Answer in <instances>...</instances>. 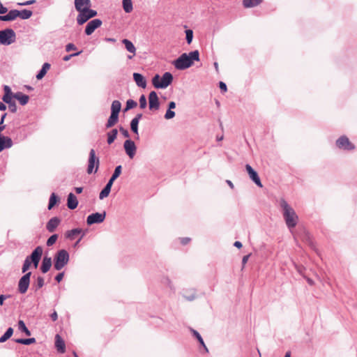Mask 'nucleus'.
Here are the masks:
<instances>
[{
    "label": "nucleus",
    "mask_w": 357,
    "mask_h": 357,
    "mask_svg": "<svg viewBox=\"0 0 357 357\" xmlns=\"http://www.w3.org/2000/svg\"><path fill=\"white\" fill-rule=\"evenodd\" d=\"M280 206L282 209V215L287 228L291 232L296 226L298 221V216L294 209L284 199L280 200Z\"/></svg>",
    "instance_id": "obj_1"
},
{
    "label": "nucleus",
    "mask_w": 357,
    "mask_h": 357,
    "mask_svg": "<svg viewBox=\"0 0 357 357\" xmlns=\"http://www.w3.org/2000/svg\"><path fill=\"white\" fill-rule=\"evenodd\" d=\"M195 61H199V52L198 50L192 51L189 54H182L172 63L175 68L183 70L190 68Z\"/></svg>",
    "instance_id": "obj_2"
},
{
    "label": "nucleus",
    "mask_w": 357,
    "mask_h": 357,
    "mask_svg": "<svg viewBox=\"0 0 357 357\" xmlns=\"http://www.w3.org/2000/svg\"><path fill=\"white\" fill-rule=\"evenodd\" d=\"M173 79V75L169 72L165 73L162 77L156 74L152 78V84L155 89H164L172 83Z\"/></svg>",
    "instance_id": "obj_3"
},
{
    "label": "nucleus",
    "mask_w": 357,
    "mask_h": 357,
    "mask_svg": "<svg viewBox=\"0 0 357 357\" xmlns=\"http://www.w3.org/2000/svg\"><path fill=\"white\" fill-rule=\"evenodd\" d=\"M70 259V255L67 250L61 249L58 250L54 258V268L56 271L61 270Z\"/></svg>",
    "instance_id": "obj_4"
},
{
    "label": "nucleus",
    "mask_w": 357,
    "mask_h": 357,
    "mask_svg": "<svg viewBox=\"0 0 357 357\" xmlns=\"http://www.w3.org/2000/svg\"><path fill=\"white\" fill-rule=\"evenodd\" d=\"M16 35L13 29L8 28L0 31V45H9L15 41Z\"/></svg>",
    "instance_id": "obj_5"
},
{
    "label": "nucleus",
    "mask_w": 357,
    "mask_h": 357,
    "mask_svg": "<svg viewBox=\"0 0 357 357\" xmlns=\"http://www.w3.org/2000/svg\"><path fill=\"white\" fill-rule=\"evenodd\" d=\"M97 15L98 13L96 10L91 9L90 7H84V9L77 15V22L79 25H82Z\"/></svg>",
    "instance_id": "obj_6"
},
{
    "label": "nucleus",
    "mask_w": 357,
    "mask_h": 357,
    "mask_svg": "<svg viewBox=\"0 0 357 357\" xmlns=\"http://www.w3.org/2000/svg\"><path fill=\"white\" fill-rule=\"evenodd\" d=\"M100 160L99 158L96 155L94 149H91L88 160V166L86 172L89 174L96 173L99 167Z\"/></svg>",
    "instance_id": "obj_7"
},
{
    "label": "nucleus",
    "mask_w": 357,
    "mask_h": 357,
    "mask_svg": "<svg viewBox=\"0 0 357 357\" xmlns=\"http://www.w3.org/2000/svg\"><path fill=\"white\" fill-rule=\"evenodd\" d=\"M31 276V272H28L22 275L19 280L17 290L21 294H24L27 291L30 284Z\"/></svg>",
    "instance_id": "obj_8"
},
{
    "label": "nucleus",
    "mask_w": 357,
    "mask_h": 357,
    "mask_svg": "<svg viewBox=\"0 0 357 357\" xmlns=\"http://www.w3.org/2000/svg\"><path fill=\"white\" fill-rule=\"evenodd\" d=\"M43 255V248L37 246L31 252V254L26 257L28 258L31 265L36 268L38 266L41 257Z\"/></svg>",
    "instance_id": "obj_9"
},
{
    "label": "nucleus",
    "mask_w": 357,
    "mask_h": 357,
    "mask_svg": "<svg viewBox=\"0 0 357 357\" xmlns=\"http://www.w3.org/2000/svg\"><path fill=\"white\" fill-rule=\"evenodd\" d=\"M336 146L345 151H351L355 149V146L349 141V138L342 135L335 142Z\"/></svg>",
    "instance_id": "obj_10"
},
{
    "label": "nucleus",
    "mask_w": 357,
    "mask_h": 357,
    "mask_svg": "<svg viewBox=\"0 0 357 357\" xmlns=\"http://www.w3.org/2000/svg\"><path fill=\"white\" fill-rule=\"evenodd\" d=\"M106 217V212L103 211L102 213H93L88 215L86 218V223L88 225H92L93 224H100L102 223Z\"/></svg>",
    "instance_id": "obj_11"
},
{
    "label": "nucleus",
    "mask_w": 357,
    "mask_h": 357,
    "mask_svg": "<svg viewBox=\"0 0 357 357\" xmlns=\"http://www.w3.org/2000/svg\"><path fill=\"white\" fill-rule=\"evenodd\" d=\"M123 148L125 150L126 153L128 155V156L132 159L136 153L137 151V146L135 144V142L128 139H126L123 143Z\"/></svg>",
    "instance_id": "obj_12"
},
{
    "label": "nucleus",
    "mask_w": 357,
    "mask_h": 357,
    "mask_svg": "<svg viewBox=\"0 0 357 357\" xmlns=\"http://www.w3.org/2000/svg\"><path fill=\"white\" fill-rule=\"evenodd\" d=\"M102 22L100 19H93L91 20L85 27V34L87 36L91 35L96 29L102 25Z\"/></svg>",
    "instance_id": "obj_13"
},
{
    "label": "nucleus",
    "mask_w": 357,
    "mask_h": 357,
    "mask_svg": "<svg viewBox=\"0 0 357 357\" xmlns=\"http://www.w3.org/2000/svg\"><path fill=\"white\" fill-rule=\"evenodd\" d=\"M159 107L160 102L157 93L152 91L149 95V108L150 110H158Z\"/></svg>",
    "instance_id": "obj_14"
},
{
    "label": "nucleus",
    "mask_w": 357,
    "mask_h": 357,
    "mask_svg": "<svg viewBox=\"0 0 357 357\" xmlns=\"http://www.w3.org/2000/svg\"><path fill=\"white\" fill-rule=\"evenodd\" d=\"M246 171L250 176V178L258 186L261 188L262 183L258 173L248 164L245 165Z\"/></svg>",
    "instance_id": "obj_15"
},
{
    "label": "nucleus",
    "mask_w": 357,
    "mask_h": 357,
    "mask_svg": "<svg viewBox=\"0 0 357 357\" xmlns=\"http://www.w3.org/2000/svg\"><path fill=\"white\" fill-rule=\"evenodd\" d=\"M61 219L58 217L52 218L46 225V229L49 232H54L56 227L59 225Z\"/></svg>",
    "instance_id": "obj_16"
},
{
    "label": "nucleus",
    "mask_w": 357,
    "mask_h": 357,
    "mask_svg": "<svg viewBox=\"0 0 357 357\" xmlns=\"http://www.w3.org/2000/svg\"><path fill=\"white\" fill-rule=\"evenodd\" d=\"M13 143L10 137L0 135V152L5 149H9L12 147Z\"/></svg>",
    "instance_id": "obj_17"
},
{
    "label": "nucleus",
    "mask_w": 357,
    "mask_h": 357,
    "mask_svg": "<svg viewBox=\"0 0 357 357\" xmlns=\"http://www.w3.org/2000/svg\"><path fill=\"white\" fill-rule=\"evenodd\" d=\"M133 79L135 82L137 86L141 88H146V81L145 77L139 73H134L133 75Z\"/></svg>",
    "instance_id": "obj_18"
},
{
    "label": "nucleus",
    "mask_w": 357,
    "mask_h": 357,
    "mask_svg": "<svg viewBox=\"0 0 357 357\" xmlns=\"http://www.w3.org/2000/svg\"><path fill=\"white\" fill-rule=\"evenodd\" d=\"M52 258L45 256L42 260L40 265V271L43 273H47L52 266Z\"/></svg>",
    "instance_id": "obj_19"
},
{
    "label": "nucleus",
    "mask_w": 357,
    "mask_h": 357,
    "mask_svg": "<svg viewBox=\"0 0 357 357\" xmlns=\"http://www.w3.org/2000/svg\"><path fill=\"white\" fill-rule=\"evenodd\" d=\"M18 17V10H10L6 15H0V21H13Z\"/></svg>",
    "instance_id": "obj_20"
},
{
    "label": "nucleus",
    "mask_w": 357,
    "mask_h": 357,
    "mask_svg": "<svg viewBox=\"0 0 357 357\" xmlns=\"http://www.w3.org/2000/svg\"><path fill=\"white\" fill-rule=\"evenodd\" d=\"M55 347L61 354H63L66 351L65 342L59 334L55 335Z\"/></svg>",
    "instance_id": "obj_21"
},
{
    "label": "nucleus",
    "mask_w": 357,
    "mask_h": 357,
    "mask_svg": "<svg viewBox=\"0 0 357 357\" xmlns=\"http://www.w3.org/2000/svg\"><path fill=\"white\" fill-rule=\"evenodd\" d=\"M77 205H78V201H77L76 196L72 192L69 193V195H68V198H67L68 208L70 210H73L77 207Z\"/></svg>",
    "instance_id": "obj_22"
},
{
    "label": "nucleus",
    "mask_w": 357,
    "mask_h": 357,
    "mask_svg": "<svg viewBox=\"0 0 357 357\" xmlns=\"http://www.w3.org/2000/svg\"><path fill=\"white\" fill-rule=\"evenodd\" d=\"M122 43L125 45V47L128 52L133 54L132 56H130V55L128 56V58L129 59H132V57L135 54V52H136V48H135L134 44L130 40L126 39V38L122 40Z\"/></svg>",
    "instance_id": "obj_23"
},
{
    "label": "nucleus",
    "mask_w": 357,
    "mask_h": 357,
    "mask_svg": "<svg viewBox=\"0 0 357 357\" xmlns=\"http://www.w3.org/2000/svg\"><path fill=\"white\" fill-rule=\"evenodd\" d=\"M90 0H75V9L79 13L84 9V7H90Z\"/></svg>",
    "instance_id": "obj_24"
},
{
    "label": "nucleus",
    "mask_w": 357,
    "mask_h": 357,
    "mask_svg": "<svg viewBox=\"0 0 357 357\" xmlns=\"http://www.w3.org/2000/svg\"><path fill=\"white\" fill-rule=\"evenodd\" d=\"M14 98L17 99L21 105H25L28 103L29 97L22 92H17L14 93Z\"/></svg>",
    "instance_id": "obj_25"
},
{
    "label": "nucleus",
    "mask_w": 357,
    "mask_h": 357,
    "mask_svg": "<svg viewBox=\"0 0 357 357\" xmlns=\"http://www.w3.org/2000/svg\"><path fill=\"white\" fill-rule=\"evenodd\" d=\"M119 114L112 113L105 124L107 129L113 127L119 121Z\"/></svg>",
    "instance_id": "obj_26"
},
{
    "label": "nucleus",
    "mask_w": 357,
    "mask_h": 357,
    "mask_svg": "<svg viewBox=\"0 0 357 357\" xmlns=\"http://www.w3.org/2000/svg\"><path fill=\"white\" fill-rule=\"evenodd\" d=\"M183 296L189 301H192L196 298V290L195 289H184L183 291Z\"/></svg>",
    "instance_id": "obj_27"
},
{
    "label": "nucleus",
    "mask_w": 357,
    "mask_h": 357,
    "mask_svg": "<svg viewBox=\"0 0 357 357\" xmlns=\"http://www.w3.org/2000/svg\"><path fill=\"white\" fill-rule=\"evenodd\" d=\"M60 202V199L58 197V196L54 193V192H52L50 197V199H49V204H48V206H47V208L49 210H51L52 208H53L56 204H58V203Z\"/></svg>",
    "instance_id": "obj_28"
},
{
    "label": "nucleus",
    "mask_w": 357,
    "mask_h": 357,
    "mask_svg": "<svg viewBox=\"0 0 357 357\" xmlns=\"http://www.w3.org/2000/svg\"><path fill=\"white\" fill-rule=\"evenodd\" d=\"M82 233V229L80 228H75L71 230H68L66 232L65 236L66 238H69L70 240H73L75 236Z\"/></svg>",
    "instance_id": "obj_29"
},
{
    "label": "nucleus",
    "mask_w": 357,
    "mask_h": 357,
    "mask_svg": "<svg viewBox=\"0 0 357 357\" xmlns=\"http://www.w3.org/2000/svg\"><path fill=\"white\" fill-rule=\"evenodd\" d=\"M118 135V130L116 128L112 129L107 133V142L108 144H112L116 139Z\"/></svg>",
    "instance_id": "obj_30"
},
{
    "label": "nucleus",
    "mask_w": 357,
    "mask_h": 357,
    "mask_svg": "<svg viewBox=\"0 0 357 357\" xmlns=\"http://www.w3.org/2000/svg\"><path fill=\"white\" fill-rule=\"evenodd\" d=\"M191 332L193 335V336L198 340L199 344L203 347L206 353L208 352V348L206 346L203 338L202 337L201 335L195 329L191 328Z\"/></svg>",
    "instance_id": "obj_31"
},
{
    "label": "nucleus",
    "mask_w": 357,
    "mask_h": 357,
    "mask_svg": "<svg viewBox=\"0 0 357 357\" xmlns=\"http://www.w3.org/2000/svg\"><path fill=\"white\" fill-rule=\"evenodd\" d=\"M263 0H243V5L245 8H253L262 2Z\"/></svg>",
    "instance_id": "obj_32"
},
{
    "label": "nucleus",
    "mask_w": 357,
    "mask_h": 357,
    "mask_svg": "<svg viewBox=\"0 0 357 357\" xmlns=\"http://www.w3.org/2000/svg\"><path fill=\"white\" fill-rule=\"evenodd\" d=\"M14 341L18 344L29 345L36 342V338L30 337V338H17L15 339Z\"/></svg>",
    "instance_id": "obj_33"
},
{
    "label": "nucleus",
    "mask_w": 357,
    "mask_h": 357,
    "mask_svg": "<svg viewBox=\"0 0 357 357\" xmlns=\"http://www.w3.org/2000/svg\"><path fill=\"white\" fill-rule=\"evenodd\" d=\"M123 8L126 13H130L132 11V0H123L122 1Z\"/></svg>",
    "instance_id": "obj_34"
},
{
    "label": "nucleus",
    "mask_w": 357,
    "mask_h": 357,
    "mask_svg": "<svg viewBox=\"0 0 357 357\" xmlns=\"http://www.w3.org/2000/svg\"><path fill=\"white\" fill-rule=\"evenodd\" d=\"M121 109V103L119 100H114L111 105V112L119 114Z\"/></svg>",
    "instance_id": "obj_35"
},
{
    "label": "nucleus",
    "mask_w": 357,
    "mask_h": 357,
    "mask_svg": "<svg viewBox=\"0 0 357 357\" xmlns=\"http://www.w3.org/2000/svg\"><path fill=\"white\" fill-rule=\"evenodd\" d=\"M32 11L27 9H24L22 10H18V17L22 20H27L32 16Z\"/></svg>",
    "instance_id": "obj_36"
},
{
    "label": "nucleus",
    "mask_w": 357,
    "mask_h": 357,
    "mask_svg": "<svg viewBox=\"0 0 357 357\" xmlns=\"http://www.w3.org/2000/svg\"><path fill=\"white\" fill-rule=\"evenodd\" d=\"M13 334V328L12 327H9L4 334L0 337V343H3L6 340H8Z\"/></svg>",
    "instance_id": "obj_37"
},
{
    "label": "nucleus",
    "mask_w": 357,
    "mask_h": 357,
    "mask_svg": "<svg viewBox=\"0 0 357 357\" xmlns=\"http://www.w3.org/2000/svg\"><path fill=\"white\" fill-rule=\"evenodd\" d=\"M45 284L44 278L42 276H38L36 281L33 284V288L36 291L39 289L42 288Z\"/></svg>",
    "instance_id": "obj_38"
},
{
    "label": "nucleus",
    "mask_w": 357,
    "mask_h": 357,
    "mask_svg": "<svg viewBox=\"0 0 357 357\" xmlns=\"http://www.w3.org/2000/svg\"><path fill=\"white\" fill-rule=\"evenodd\" d=\"M18 329L20 331L24 333L27 336H30L31 334V331L28 329L25 325V323L22 320H19L18 321Z\"/></svg>",
    "instance_id": "obj_39"
},
{
    "label": "nucleus",
    "mask_w": 357,
    "mask_h": 357,
    "mask_svg": "<svg viewBox=\"0 0 357 357\" xmlns=\"http://www.w3.org/2000/svg\"><path fill=\"white\" fill-rule=\"evenodd\" d=\"M110 191H111V188L105 185L99 194V199H103L104 198L108 197V195L110 193Z\"/></svg>",
    "instance_id": "obj_40"
},
{
    "label": "nucleus",
    "mask_w": 357,
    "mask_h": 357,
    "mask_svg": "<svg viewBox=\"0 0 357 357\" xmlns=\"http://www.w3.org/2000/svg\"><path fill=\"white\" fill-rule=\"evenodd\" d=\"M137 103L136 101H135L132 99H128L126 101V108L124 109V112H127L128 110L133 109L135 107H137Z\"/></svg>",
    "instance_id": "obj_41"
},
{
    "label": "nucleus",
    "mask_w": 357,
    "mask_h": 357,
    "mask_svg": "<svg viewBox=\"0 0 357 357\" xmlns=\"http://www.w3.org/2000/svg\"><path fill=\"white\" fill-rule=\"evenodd\" d=\"M58 237H59L58 234H52L47 240L46 245L48 247L53 245L56 243V240L58 239Z\"/></svg>",
    "instance_id": "obj_42"
},
{
    "label": "nucleus",
    "mask_w": 357,
    "mask_h": 357,
    "mask_svg": "<svg viewBox=\"0 0 357 357\" xmlns=\"http://www.w3.org/2000/svg\"><path fill=\"white\" fill-rule=\"evenodd\" d=\"M185 39L188 45H190L193 39V31L191 29L185 30Z\"/></svg>",
    "instance_id": "obj_43"
},
{
    "label": "nucleus",
    "mask_w": 357,
    "mask_h": 357,
    "mask_svg": "<svg viewBox=\"0 0 357 357\" xmlns=\"http://www.w3.org/2000/svg\"><path fill=\"white\" fill-rule=\"evenodd\" d=\"M31 263L29 262V259L27 257H26V259H24V263H23V265H22V272L23 273H28L27 271L29 269L30 266H31Z\"/></svg>",
    "instance_id": "obj_44"
},
{
    "label": "nucleus",
    "mask_w": 357,
    "mask_h": 357,
    "mask_svg": "<svg viewBox=\"0 0 357 357\" xmlns=\"http://www.w3.org/2000/svg\"><path fill=\"white\" fill-rule=\"evenodd\" d=\"M122 172V166L118 165L115 167L114 171L112 175V177L116 179L121 174Z\"/></svg>",
    "instance_id": "obj_45"
},
{
    "label": "nucleus",
    "mask_w": 357,
    "mask_h": 357,
    "mask_svg": "<svg viewBox=\"0 0 357 357\" xmlns=\"http://www.w3.org/2000/svg\"><path fill=\"white\" fill-rule=\"evenodd\" d=\"M139 107H140L141 109H144V108H146V107L147 106V101H146V96H145L144 94H142V95L139 97Z\"/></svg>",
    "instance_id": "obj_46"
},
{
    "label": "nucleus",
    "mask_w": 357,
    "mask_h": 357,
    "mask_svg": "<svg viewBox=\"0 0 357 357\" xmlns=\"http://www.w3.org/2000/svg\"><path fill=\"white\" fill-rule=\"evenodd\" d=\"M138 125H139L138 122L131 120L130 129L133 133L137 134V135H138Z\"/></svg>",
    "instance_id": "obj_47"
},
{
    "label": "nucleus",
    "mask_w": 357,
    "mask_h": 357,
    "mask_svg": "<svg viewBox=\"0 0 357 357\" xmlns=\"http://www.w3.org/2000/svg\"><path fill=\"white\" fill-rule=\"evenodd\" d=\"M175 116V112L172 111V109H168L166 111V113L165 114V119H173Z\"/></svg>",
    "instance_id": "obj_48"
},
{
    "label": "nucleus",
    "mask_w": 357,
    "mask_h": 357,
    "mask_svg": "<svg viewBox=\"0 0 357 357\" xmlns=\"http://www.w3.org/2000/svg\"><path fill=\"white\" fill-rule=\"evenodd\" d=\"M13 98H14V95L10 96H3L2 100L4 102L9 105V104H13L15 102Z\"/></svg>",
    "instance_id": "obj_49"
},
{
    "label": "nucleus",
    "mask_w": 357,
    "mask_h": 357,
    "mask_svg": "<svg viewBox=\"0 0 357 357\" xmlns=\"http://www.w3.org/2000/svg\"><path fill=\"white\" fill-rule=\"evenodd\" d=\"M81 53H82V51H79V52H77L75 53L66 55L63 57V60L64 61H68L72 57L77 56L79 55Z\"/></svg>",
    "instance_id": "obj_50"
},
{
    "label": "nucleus",
    "mask_w": 357,
    "mask_h": 357,
    "mask_svg": "<svg viewBox=\"0 0 357 357\" xmlns=\"http://www.w3.org/2000/svg\"><path fill=\"white\" fill-rule=\"evenodd\" d=\"M3 91H4V95L3 96H13L14 93L12 92L11 91V89L10 88V86H7V85H4L3 86Z\"/></svg>",
    "instance_id": "obj_51"
},
{
    "label": "nucleus",
    "mask_w": 357,
    "mask_h": 357,
    "mask_svg": "<svg viewBox=\"0 0 357 357\" xmlns=\"http://www.w3.org/2000/svg\"><path fill=\"white\" fill-rule=\"evenodd\" d=\"M46 73H47V71L44 70V69H43L41 68V69L38 72V73L36 76V79L38 80L43 79L45 77V75H46Z\"/></svg>",
    "instance_id": "obj_52"
},
{
    "label": "nucleus",
    "mask_w": 357,
    "mask_h": 357,
    "mask_svg": "<svg viewBox=\"0 0 357 357\" xmlns=\"http://www.w3.org/2000/svg\"><path fill=\"white\" fill-rule=\"evenodd\" d=\"M119 131L123 135V137L126 138L130 137V134L128 130L125 129L123 126L119 127Z\"/></svg>",
    "instance_id": "obj_53"
},
{
    "label": "nucleus",
    "mask_w": 357,
    "mask_h": 357,
    "mask_svg": "<svg viewBox=\"0 0 357 357\" xmlns=\"http://www.w3.org/2000/svg\"><path fill=\"white\" fill-rule=\"evenodd\" d=\"M77 47L73 43H68L66 45V51L70 52L71 50H75Z\"/></svg>",
    "instance_id": "obj_54"
},
{
    "label": "nucleus",
    "mask_w": 357,
    "mask_h": 357,
    "mask_svg": "<svg viewBox=\"0 0 357 357\" xmlns=\"http://www.w3.org/2000/svg\"><path fill=\"white\" fill-rule=\"evenodd\" d=\"M295 268L296 269V271L301 275H304L303 274V272L305 271V267H303V266H299V265H297V264H295Z\"/></svg>",
    "instance_id": "obj_55"
},
{
    "label": "nucleus",
    "mask_w": 357,
    "mask_h": 357,
    "mask_svg": "<svg viewBox=\"0 0 357 357\" xmlns=\"http://www.w3.org/2000/svg\"><path fill=\"white\" fill-rule=\"evenodd\" d=\"M8 109L12 113H15L17 112L16 102H15L13 104H9Z\"/></svg>",
    "instance_id": "obj_56"
},
{
    "label": "nucleus",
    "mask_w": 357,
    "mask_h": 357,
    "mask_svg": "<svg viewBox=\"0 0 357 357\" xmlns=\"http://www.w3.org/2000/svg\"><path fill=\"white\" fill-rule=\"evenodd\" d=\"M10 294H8V295L1 294L0 295V305H3L4 303V301L6 298H10Z\"/></svg>",
    "instance_id": "obj_57"
},
{
    "label": "nucleus",
    "mask_w": 357,
    "mask_h": 357,
    "mask_svg": "<svg viewBox=\"0 0 357 357\" xmlns=\"http://www.w3.org/2000/svg\"><path fill=\"white\" fill-rule=\"evenodd\" d=\"M219 87H220V90L222 91H223V92H226L227 91V85L223 82H219Z\"/></svg>",
    "instance_id": "obj_58"
},
{
    "label": "nucleus",
    "mask_w": 357,
    "mask_h": 357,
    "mask_svg": "<svg viewBox=\"0 0 357 357\" xmlns=\"http://www.w3.org/2000/svg\"><path fill=\"white\" fill-rule=\"evenodd\" d=\"M63 276H64L63 272L59 273L56 275L55 280L58 282H60L63 280Z\"/></svg>",
    "instance_id": "obj_59"
},
{
    "label": "nucleus",
    "mask_w": 357,
    "mask_h": 357,
    "mask_svg": "<svg viewBox=\"0 0 357 357\" xmlns=\"http://www.w3.org/2000/svg\"><path fill=\"white\" fill-rule=\"evenodd\" d=\"M190 240L191 239L188 237L181 238V243L182 245H187L190 241Z\"/></svg>",
    "instance_id": "obj_60"
},
{
    "label": "nucleus",
    "mask_w": 357,
    "mask_h": 357,
    "mask_svg": "<svg viewBox=\"0 0 357 357\" xmlns=\"http://www.w3.org/2000/svg\"><path fill=\"white\" fill-rule=\"evenodd\" d=\"M50 317L53 321H55L57 320L58 314L55 310L50 314Z\"/></svg>",
    "instance_id": "obj_61"
},
{
    "label": "nucleus",
    "mask_w": 357,
    "mask_h": 357,
    "mask_svg": "<svg viewBox=\"0 0 357 357\" xmlns=\"http://www.w3.org/2000/svg\"><path fill=\"white\" fill-rule=\"evenodd\" d=\"M115 180H116L115 178H114L113 177L111 176L105 185L109 186V188H112V186Z\"/></svg>",
    "instance_id": "obj_62"
},
{
    "label": "nucleus",
    "mask_w": 357,
    "mask_h": 357,
    "mask_svg": "<svg viewBox=\"0 0 357 357\" xmlns=\"http://www.w3.org/2000/svg\"><path fill=\"white\" fill-rule=\"evenodd\" d=\"M176 108V102L171 101L168 103V109H174Z\"/></svg>",
    "instance_id": "obj_63"
},
{
    "label": "nucleus",
    "mask_w": 357,
    "mask_h": 357,
    "mask_svg": "<svg viewBox=\"0 0 357 357\" xmlns=\"http://www.w3.org/2000/svg\"><path fill=\"white\" fill-rule=\"evenodd\" d=\"M142 118V114H137L132 120L135 121L136 122H139L140 119Z\"/></svg>",
    "instance_id": "obj_64"
}]
</instances>
